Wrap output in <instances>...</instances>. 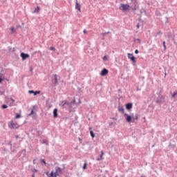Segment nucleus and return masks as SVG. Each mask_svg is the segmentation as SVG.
Instances as JSON below:
<instances>
[{
    "instance_id": "nucleus-1",
    "label": "nucleus",
    "mask_w": 177,
    "mask_h": 177,
    "mask_svg": "<svg viewBox=\"0 0 177 177\" xmlns=\"http://www.w3.org/2000/svg\"><path fill=\"white\" fill-rule=\"evenodd\" d=\"M60 174H62V168L56 167L55 171H52L50 173H49V171H47L46 173V175L48 177H57L60 176Z\"/></svg>"
},
{
    "instance_id": "nucleus-2",
    "label": "nucleus",
    "mask_w": 177,
    "mask_h": 177,
    "mask_svg": "<svg viewBox=\"0 0 177 177\" xmlns=\"http://www.w3.org/2000/svg\"><path fill=\"white\" fill-rule=\"evenodd\" d=\"M19 127V124L15 122L13 120H11L8 123V128H10V129H17Z\"/></svg>"
},
{
    "instance_id": "nucleus-3",
    "label": "nucleus",
    "mask_w": 177,
    "mask_h": 177,
    "mask_svg": "<svg viewBox=\"0 0 177 177\" xmlns=\"http://www.w3.org/2000/svg\"><path fill=\"white\" fill-rule=\"evenodd\" d=\"M124 115L126 117L125 120L127 122H135V118H133V115H129L127 113H124Z\"/></svg>"
},
{
    "instance_id": "nucleus-4",
    "label": "nucleus",
    "mask_w": 177,
    "mask_h": 177,
    "mask_svg": "<svg viewBox=\"0 0 177 177\" xmlns=\"http://www.w3.org/2000/svg\"><path fill=\"white\" fill-rule=\"evenodd\" d=\"M127 57H128V59H130V60H131V62L133 63V64H136V58H135L133 57V54L128 53Z\"/></svg>"
},
{
    "instance_id": "nucleus-5",
    "label": "nucleus",
    "mask_w": 177,
    "mask_h": 177,
    "mask_svg": "<svg viewBox=\"0 0 177 177\" xmlns=\"http://www.w3.org/2000/svg\"><path fill=\"white\" fill-rule=\"evenodd\" d=\"M120 9L123 12H126V10H128V9H129V5H128V4H121L120 5Z\"/></svg>"
},
{
    "instance_id": "nucleus-6",
    "label": "nucleus",
    "mask_w": 177,
    "mask_h": 177,
    "mask_svg": "<svg viewBox=\"0 0 177 177\" xmlns=\"http://www.w3.org/2000/svg\"><path fill=\"white\" fill-rule=\"evenodd\" d=\"M21 57L22 60H26V59H28V57H30V55L22 53H21Z\"/></svg>"
},
{
    "instance_id": "nucleus-7",
    "label": "nucleus",
    "mask_w": 177,
    "mask_h": 177,
    "mask_svg": "<svg viewBox=\"0 0 177 177\" xmlns=\"http://www.w3.org/2000/svg\"><path fill=\"white\" fill-rule=\"evenodd\" d=\"M107 74H109V70L106 69V68H104L102 71H101V73L100 75L102 76V77H104L106 75H107Z\"/></svg>"
},
{
    "instance_id": "nucleus-8",
    "label": "nucleus",
    "mask_w": 177,
    "mask_h": 177,
    "mask_svg": "<svg viewBox=\"0 0 177 177\" xmlns=\"http://www.w3.org/2000/svg\"><path fill=\"white\" fill-rule=\"evenodd\" d=\"M132 2L133 3V5L135 6L133 9V10H136V9H138V1L132 0Z\"/></svg>"
},
{
    "instance_id": "nucleus-9",
    "label": "nucleus",
    "mask_w": 177,
    "mask_h": 177,
    "mask_svg": "<svg viewBox=\"0 0 177 177\" xmlns=\"http://www.w3.org/2000/svg\"><path fill=\"white\" fill-rule=\"evenodd\" d=\"M133 107V104L132 103H128L126 104V109L127 110H131Z\"/></svg>"
},
{
    "instance_id": "nucleus-10",
    "label": "nucleus",
    "mask_w": 177,
    "mask_h": 177,
    "mask_svg": "<svg viewBox=\"0 0 177 177\" xmlns=\"http://www.w3.org/2000/svg\"><path fill=\"white\" fill-rule=\"evenodd\" d=\"M75 9H77L79 10L80 12H81V6H80V3H78V1H76Z\"/></svg>"
},
{
    "instance_id": "nucleus-11",
    "label": "nucleus",
    "mask_w": 177,
    "mask_h": 177,
    "mask_svg": "<svg viewBox=\"0 0 177 177\" xmlns=\"http://www.w3.org/2000/svg\"><path fill=\"white\" fill-rule=\"evenodd\" d=\"M53 117L54 118H57V109L53 110Z\"/></svg>"
},
{
    "instance_id": "nucleus-12",
    "label": "nucleus",
    "mask_w": 177,
    "mask_h": 177,
    "mask_svg": "<svg viewBox=\"0 0 177 177\" xmlns=\"http://www.w3.org/2000/svg\"><path fill=\"white\" fill-rule=\"evenodd\" d=\"M118 111H120L121 113H122V114L125 113V110L124 109V108H121V107H118Z\"/></svg>"
},
{
    "instance_id": "nucleus-13",
    "label": "nucleus",
    "mask_w": 177,
    "mask_h": 177,
    "mask_svg": "<svg viewBox=\"0 0 177 177\" xmlns=\"http://www.w3.org/2000/svg\"><path fill=\"white\" fill-rule=\"evenodd\" d=\"M39 7H37L35 9V11H34V13H39Z\"/></svg>"
},
{
    "instance_id": "nucleus-14",
    "label": "nucleus",
    "mask_w": 177,
    "mask_h": 177,
    "mask_svg": "<svg viewBox=\"0 0 177 177\" xmlns=\"http://www.w3.org/2000/svg\"><path fill=\"white\" fill-rule=\"evenodd\" d=\"M3 77V74L0 73V84H2V81H3V80H2Z\"/></svg>"
},
{
    "instance_id": "nucleus-15",
    "label": "nucleus",
    "mask_w": 177,
    "mask_h": 177,
    "mask_svg": "<svg viewBox=\"0 0 177 177\" xmlns=\"http://www.w3.org/2000/svg\"><path fill=\"white\" fill-rule=\"evenodd\" d=\"M55 84H57V75H54Z\"/></svg>"
},
{
    "instance_id": "nucleus-16",
    "label": "nucleus",
    "mask_w": 177,
    "mask_h": 177,
    "mask_svg": "<svg viewBox=\"0 0 177 177\" xmlns=\"http://www.w3.org/2000/svg\"><path fill=\"white\" fill-rule=\"evenodd\" d=\"M39 93H41L40 91H34V93H33L34 96H37V95H39Z\"/></svg>"
},
{
    "instance_id": "nucleus-17",
    "label": "nucleus",
    "mask_w": 177,
    "mask_h": 177,
    "mask_svg": "<svg viewBox=\"0 0 177 177\" xmlns=\"http://www.w3.org/2000/svg\"><path fill=\"white\" fill-rule=\"evenodd\" d=\"M100 160H103V155L102 154L100 156V158H97V161H100Z\"/></svg>"
},
{
    "instance_id": "nucleus-18",
    "label": "nucleus",
    "mask_w": 177,
    "mask_h": 177,
    "mask_svg": "<svg viewBox=\"0 0 177 177\" xmlns=\"http://www.w3.org/2000/svg\"><path fill=\"white\" fill-rule=\"evenodd\" d=\"M100 160H103V155L102 154L100 156V158H97V161H100Z\"/></svg>"
},
{
    "instance_id": "nucleus-19",
    "label": "nucleus",
    "mask_w": 177,
    "mask_h": 177,
    "mask_svg": "<svg viewBox=\"0 0 177 177\" xmlns=\"http://www.w3.org/2000/svg\"><path fill=\"white\" fill-rule=\"evenodd\" d=\"M90 135H91V138H95V134L93 133V131H90Z\"/></svg>"
},
{
    "instance_id": "nucleus-20",
    "label": "nucleus",
    "mask_w": 177,
    "mask_h": 177,
    "mask_svg": "<svg viewBox=\"0 0 177 177\" xmlns=\"http://www.w3.org/2000/svg\"><path fill=\"white\" fill-rule=\"evenodd\" d=\"M21 115L20 114H17V115L15 116V120H17L18 118H21Z\"/></svg>"
},
{
    "instance_id": "nucleus-21",
    "label": "nucleus",
    "mask_w": 177,
    "mask_h": 177,
    "mask_svg": "<svg viewBox=\"0 0 177 177\" xmlns=\"http://www.w3.org/2000/svg\"><path fill=\"white\" fill-rule=\"evenodd\" d=\"M88 166V164L85 162L83 166V169H86V167Z\"/></svg>"
},
{
    "instance_id": "nucleus-22",
    "label": "nucleus",
    "mask_w": 177,
    "mask_h": 177,
    "mask_svg": "<svg viewBox=\"0 0 177 177\" xmlns=\"http://www.w3.org/2000/svg\"><path fill=\"white\" fill-rule=\"evenodd\" d=\"M1 109H8V105L3 104V105L1 106Z\"/></svg>"
},
{
    "instance_id": "nucleus-23",
    "label": "nucleus",
    "mask_w": 177,
    "mask_h": 177,
    "mask_svg": "<svg viewBox=\"0 0 177 177\" xmlns=\"http://www.w3.org/2000/svg\"><path fill=\"white\" fill-rule=\"evenodd\" d=\"M50 50H53L55 52V50H56V48L55 47H50Z\"/></svg>"
},
{
    "instance_id": "nucleus-24",
    "label": "nucleus",
    "mask_w": 177,
    "mask_h": 177,
    "mask_svg": "<svg viewBox=\"0 0 177 177\" xmlns=\"http://www.w3.org/2000/svg\"><path fill=\"white\" fill-rule=\"evenodd\" d=\"M176 95H177V92L174 93L171 95V97H174L175 96H176Z\"/></svg>"
},
{
    "instance_id": "nucleus-25",
    "label": "nucleus",
    "mask_w": 177,
    "mask_h": 177,
    "mask_svg": "<svg viewBox=\"0 0 177 177\" xmlns=\"http://www.w3.org/2000/svg\"><path fill=\"white\" fill-rule=\"evenodd\" d=\"M163 46H164V49L165 50V49H167V46L165 45V41H163Z\"/></svg>"
},
{
    "instance_id": "nucleus-26",
    "label": "nucleus",
    "mask_w": 177,
    "mask_h": 177,
    "mask_svg": "<svg viewBox=\"0 0 177 177\" xmlns=\"http://www.w3.org/2000/svg\"><path fill=\"white\" fill-rule=\"evenodd\" d=\"M66 103H67L66 101H63V102H62V106H65Z\"/></svg>"
},
{
    "instance_id": "nucleus-27",
    "label": "nucleus",
    "mask_w": 177,
    "mask_h": 177,
    "mask_svg": "<svg viewBox=\"0 0 177 177\" xmlns=\"http://www.w3.org/2000/svg\"><path fill=\"white\" fill-rule=\"evenodd\" d=\"M135 42H136V41H138L139 42V44H140V39H135Z\"/></svg>"
},
{
    "instance_id": "nucleus-28",
    "label": "nucleus",
    "mask_w": 177,
    "mask_h": 177,
    "mask_svg": "<svg viewBox=\"0 0 177 177\" xmlns=\"http://www.w3.org/2000/svg\"><path fill=\"white\" fill-rule=\"evenodd\" d=\"M41 162H44V164L45 165H46V162H45V160L41 159Z\"/></svg>"
},
{
    "instance_id": "nucleus-29",
    "label": "nucleus",
    "mask_w": 177,
    "mask_h": 177,
    "mask_svg": "<svg viewBox=\"0 0 177 177\" xmlns=\"http://www.w3.org/2000/svg\"><path fill=\"white\" fill-rule=\"evenodd\" d=\"M10 30L12 32H14V31H15V28L11 27V28H10Z\"/></svg>"
},
{
    "instance_id": "nucleus-30",
    "label": "nucleus",
    "mask_w": 177,
    "mask_h": 177,
    "mask_svg": "<svg viewBox=\"0 0 177 177\" xmlns=\"http://www.w3.org/2000/svg\"><path fill=\"white\" fill-rule=\"evenodd\" d=\"M103 60L107 61V60H108L107 56H104V57H103Z\"/></svg>"
},
{
    "instance_id": "nucleus-31",
    "label": "nucleus",
    "mask_w": 177,
    "mask_h": 177,
    "mask_svg": "<svg viewBox=\"0 0 177 177\" xmlns=\"http://www.w3.org/2000/svg\"><path fill=\"white\" fill-rule=\"evenodd\" d=\"M32 114H34V111L33 110L31 111V113L29 114V115H32Z\"/></svg>"
},
{
    "instance_id": "nucleus-32",
    "label": "nucleus",
    "mask_w": 177,
    "mask_h": 177,
    "mask_svg": "<svg viewBox=\"0 0 177 177\" xmlns=\"http://www.w3.org/2000/svg\"><path fill=\"white\" fill-rule=\"evenodd\" d=\"M28 93H34V91L30 90V91H28Z\"/></svg>"
},
{
    "instance_id": "nucleus-33",
    "label": "nucleus",
    "mask_w": 177,
    "mask_h": 177,
    "mask_svg": "<svg viewBox=\"0 0 177 177\" xmlns=\"http://www.w3.org/2000/svg\"><path fill=\"white\" fill-rule=\"evenodd\" d=\"M135 53H136V55H138V53H139V50H135Z\"/></svg>"
},
{
    "instance_id": "nucleus-34",
    "label": "nucleus",
    "mask_w": 177,
    "mask_h": 177,
    "mask_svg": "<svg viewBox=\"0 0 177 177\" xmlns=\"http://www.w3.org/2000/svg\"><path fill=\"white\" fill-rule=\"evenodd\" d=\"M10 100H11L12 103H15V100H13L12 98H10Z\"/></svg>"
},
{
    "instance_id": "nucleus-35",
    "label": "nucleus",
    "mask_w": 177,
    "mask_h": 177,
    "mask_svg": "<svg viewBox=\"0 0 177 177\" xmlns=\"http://www.w3.org/2000/svg\"><path fill=\"white\" fill-rule=\"evenodd\" d=\"M33 172H38V170L37 169H34Z\"/></svg>"
},
{
    "instance_id": "nucleus-36",
    "label": "nucleus",
    "mask_w": 177,
    "mask_h": 177,
    "mask_svg": "<svg viewBox=\"0 0 177 177\" xmlns=\"http://www.w3.org/2000/svg\"><path fill=\"white\" fill-rule=\"evenodd\" d=\"M104 154L103 151H101V155L104 156Z\"/></svg>"
},
{
    "instance_id": "nucleus-37",
    "label": "nucleus",
    "mask_w": 177,
    "mask_h": 177,
    "mask_svg": "<svg viewBox=\"0 0 177 177\" xmlns=\"http://www.w3.org/2000/svg\"><path fill=\"white\" fill-rule=\"evenodd\" d=\"M84 33L86 34V30H84Z\"/></svg>"
},
{
    "instance_id": "nucleus-38",
    "label": "nucleus",
    "mask_w": 177,
    "mask_h": 177,
    "mask_svg": "<svg viewBox=\"0 0 177 177\" xmlns=\"http://www.w3.org/2000/svg\"><path fill=\"white\" fill-rule=\"evenodd\" d=\"M136 27H137V28H139V24H138V25L136 26Z\"/></svg>"
},
{
    "instance_id": "nucleus-39",
    "label": "nucleus",
    "mask_w": 177,
    "mask_h": 177,
    "mask_svg": "<svg viewBox=\"0 0 177 177\" xmlns=\"http://www.w3.org/2000/svg\"><path fill=\"white\" fill-rule=\"evenodd\" d=\"M32 177H35V176L33 174V175H32Z\"/></svg>"
},
{
    "instance_id": "nucleus-40",
    "label": "nucleus",
    "mask_w": 177,
    "mask_h": 177,
    "mask_svg": "<svg viewBox=\"0 0 177 177\" xmlns=\"http://www.w3.org/2000/svg\"><path fill=\"white\" fill-rule=\"evenodd\" d=\"M136 120H138V117L136 118Z\"/></svg>"
},
{
    "instance_id": "nucleus-41",
    "label": "nucleus",
    "mask_w": 177,
    "mask_h": 177,
    "mask_svg": "<svg viewBox=\"0 0 177 177\" xmlns=\"http://www.w3.org/2000/svg\"><path fill=\"white\" fill-rule=\"evenodd\" d=\"M76 1V2H78V0H75Z\"/></svg>"
},
{
    "instance_id": "nucleus-42",
    "label": "nucleus",
    "mask_w": 177,
    "mask_h": 177,
    "mask_svg": "<svg viewBox=\"0 0 177 177\" xmlns=\"http://www.w3.org/2000/svg\"><path fill=\"white\" fill-rule=\"evenodd\" d=\"M89 129H92V128H91V127H90V128H89Z\"/></svg>"
},
{
    "instance_id": "nucleus-43",
    "label": "nucleus",
    "mask_w": 177,
    "mask_h": 177,
    "mask_svg": "<svg viewBox=\"0 0 177 177\" xmlns=\"http://www.w3.org/2000/svg\"><path fill=\"white\" fill-rule=\"evenodd\" d=\"M141 177H143V176H141Z\"/></svg>"
}]
</instances>
